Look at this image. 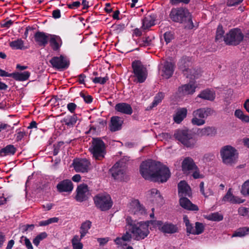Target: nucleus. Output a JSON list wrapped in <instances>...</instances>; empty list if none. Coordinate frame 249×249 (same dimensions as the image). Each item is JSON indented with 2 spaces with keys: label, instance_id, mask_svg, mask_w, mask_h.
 <instances>
[{
  "label": "nucleus",
  "instance_id": "bb28decb",
  "mask_svg": "<svg viewBox=\"0 0 249 249\" xmlns=\"http://www.w3.org/2000/svg\"><path fill=\"white\" fill-rule=\"evenodd\" d=\"M123 121L118 116H113L111 118L109 129L112 132L119 130L122 128Z\"/></svg>",
  "mask_w": 249,
  "mask_h": 249
},
{
  "label": "nucleus",
  "instance_id": "f03ea898",
  "mask_svg": "<svg viewBox=\"0 0 249 249\" xmlns=\"http://www.w3.org/2000/svg\"><path fill=\"white\" fill-rule=\"evenodd\" d=\"M175 138L184 146L193 148L196 143V140L193 134L188 130H178L174 133Z\"/></svg>",
  "mask_w": 249,
  "mask_h": 249
},
{
  "label": "nucleus",
  "instance_id": "338daca9",
  "mask_svg": "<svg viewBox=\"0 0 249 249\" xmlns=\"http://www.w3.org/2000/svg\"><path fill=\"white\" fill-rule=\"evenodd\" d=\"M13 23V21L10 19L8 21H4L2 23H1V25L2 27H5V28H9L10 26Z\"/></svg>",
  "mask_w": 249,
  "mask_h": 249
},
{
  "label": "nucleus",
  "instance_id": "5701e85b",
  "mask_svg": "<svg viewBox=\"0 0 249 249\" xmlns=\"http://www.w3.org/2000/svg\"><path fill=\"white\" fill-rule=\"evenodd\" d=\"M48 41H49L50 46L54 51H58L62 44L61 38L59 36L54 35L50 34Z\"/></svg>",
  "mask_w": 249,
  "mask_h": 249
},
{
  "label": "nucleus",
  "instance_id": "dca6fc26",
  "mask_svg": "<svg viewBox=\"0 0 249 249\" xmlns=\"http://www.w3.org/2000/svg\"><path fill=\"white\" fill-rule=\"evenodd\" d=\"M129 211L134 214L142 215L146 213V210L138 200H132L129 204Z\"/></svg>",
  "mask_w": 249,
  "mask_h": 249
},
{
  "label": "nucleus",
  "instance_id": "052dcab7",
  "mask_svg": "<svg viewBox=\"0 0 249 249\" xmlns=\"http://www.w3.org/2000/svg\"><path fill=\"white\" fill-rule=\"evenodd\" d=\"M77 105L73 103H70L67 105V108L71 113H74Z\"/></svg>",
  "mask_w": 249,
  "mask_h": 249
},
{
  "label": "nucleus",
  "instance_id": "423d86ee",
  "mask_svg": "<svg viewBox=\"0 0 249 249\" xmlns=\"http://www.w3.org/2000/svg\"><path fill=\"white\" fill-rule=\"evenodd\" d=\"M132 68L134 74L133 77L135 78L134 82L139 83H143L147 76V71L146 68L139 60H135L132 63Z\"/></svg>",
  "mask_w": 249,
  "mask_h": 249
},
{
  "label": "nucleus",
  "instance_id": "9b49d317",
  "mask_svg": "<svg viewBox=\"0 0 249 249\" xmlns=\"http://www.w3.org/2000/svg\"><path fill=\"white\" fill-rule=\"evenodd\" d=\"M130 225L132 226L131 232L136 240L145 238L149 233L148 224L146 223L140 222L136 224H130Z\"/></svg>",
  "mask_w": 249,
  "mask_h": 249
},
{
  "label": "nucleus",
  "instance_id": "de8ad7c7",
  "mask_svg": "<svg viewBox=\"0 0 249 249\" xmlns=\"http://www.w3.org/2000/svg\"><path fill=\"white\" fill-rule=\"evenodd\" d=\"M224 31L223 30L222 26H219L217 29L216 34L215 36V40L216 41H220L223 37Z\"/></svg>",
  "mask_w": 249,
  "mask_h": 249
},
{
  "label": "nucleus",
  "instance_id": "4c0bfd02",
  "mask_svg": "<svg viewBox=\"0 0 249 249\" xmlns=\"http://www.w3.org/2000/svg\"><path fill=\"white\" fill-rule=\"evenodd\" d=\"M9 45L14 49L22 50L24 48V41L21 39H18L10 42Z\"/></svg>",
  "mask_w": 249,
  "mask_h": 249
},
{
  "label": "nucleus",
  "instance_id": "f3484780",
  "mask_svg": "<svg viewBox=\"0 0 249 249\" xmlns=\"http://www.w3.org/2000/svg\"><path fill=\"white\" fill-rule=\"evenodd\" d=\"M73 188L72 182L69 179H64L56 185L57 191L59 193L71 192Z\"/></svg>",
  "mask_w": 249,
  "mask_h": 249
},
{
  "label": "nucleus",
  "instance_id": "c9c22d12",
  "mask_svg": "<svg viewBox=\"0 0 249 249\" xmlns=\"http://www.w3.org/2000/svg\"><path fill=\"white\" fill-rule=\"evenodd\" d=\"M91 223L89 221H86L83 223L80 227V233L81 238H83L88 232V231L90 228Z\"/></svg>",
  "mask_w": 249,
  "mask_h": 249
},
{
  "label": "nucleus",
  "instance_id": "864d4df0",
  "mask_svg": "<svg viewBox=\"0 0 249 249\" xmlns=\"http://www.w3.org/2000/svg\"><path fill=\"white\" fill-rule=\"evenodd\" d=\"M21 240H23L24 241V244L25 245L27 249H33L31 241L26 236H22L21 237Z\"/></svg>",
  "mask_w": 249,
  "mask_h": 249
},
{
  "label": "nucleus",
  "instance_id": "4468645a",
  "mask_svg": "<svg viewBox=\"0 0 249 249\" xmlns=\"http://www.w3.org/2000/svg\"><path fill=\"white\" fill-rule=\"evenodd\" d=\"M49 62L51 64L53 68L59 71L67 69L70 65L69 61L67 58L62 55L53 57L50 60Z\"/></svg>",
  "mask_w": 249,
  "mask_h": 249
},
{
  "label": "nucleus",
  "instance_id": "f8f14e48",
  "mask_svg": "<svg viewBox=\"0 0 249 249\" xmlns=\"http://www.w3.org/2000/svg\"><path fill=\"white\" fill-rule=\"evenodd\" d=\"M155 227H158L159 230L164 233L173 234L178 232V227L176 225L171 223L165 222L163 223L160 220H151L148 221Z\"/></svg>",
  "mask_w": 249,
  "mask_h": 249
},
{
  "label": "nucleus",
  "instance_id": "0eeeda50",
  "mask_svg": "<svg viewBox=\"0 0 249 249\" xmlns=\"http://www.w3.org/2000/svg\"><path fill=\"white\" fill-rule=\"evenodd\" d=\"M158 163L152 160L143 161L140 167V172L142 177L145 179L152 180L155 170L157 169Z\"/></svg>",
  "mask_w": 249,
  "mask_h": 249
},
{
  "label": "nucleus",
  "instance_id": "6e6d98bb",
  "mask_svg": "<svg viewBox=\"0 0 249 249\" xmlns=\"http://www.w3.org/2000/svg\"><path fill=\"white\" fill-rule=\"evenodd\" d=\"M191 0H170V3L172 5H178L179 3L187 4H188Z\"/></svg>",
  "mask_w": 249,
  "mask_h": 249
},
{
  "label": "nucleus",
  "instance_id": "1a4fd4ad",
  "mask_svg": "<svg viewBox=\"0 0 249 249\" xmlns=\"http://www.w3.org/2000/svg\"><path fill=\"white\" fill-rule=\"evenodd\" d=\"M93 200L96 207L102 211L110 209L113 204L110 196L106 193L96 195L94 196Z\"/></svg>",
  "mask_w": 249,
  "mask_h": 249
},
{
  "label": "nucleus",
  "instance_id": "c03bdc74",
  "mask_svg": "<svg viewBox=\"0 0 249 249\" xmlns=\"http://www.w3.org/2000/svg\"><path fill=\"white\" fill-rule=\"evenodd\" d=\"M204 230V226L201 223L197 222L195 224V235H198L202 233Z\"/></svg>",
  "mask_w": 249,
  "mask_h": 249
},
{
  "label": "nucleus",
  "instance_id": "20e7f679",
  "mask_svg": "<svg viewBox=\"0 0 249 249\" xmlns=\"http://www.w3.org/2000/svg\"><path fill=\"white\" fill-rule=\"evenodd\" d=\"M89 150L94 158L97 160H101L106 154V145L100 138H93L92 144Z\"/></svg>",
  "mask_w": 249,
  "mask_h": 249
},
{
  "label": "nucleus",
  "instance_id": "2f4dec72",
  "mask_svg": "<svg viewBox=\"0 0 249 249\" xmlns=\"http://www.w3.org/2000/svg\"><path fill=\"white\" fill-rule=\"evenodd\" d=\"M249 234V227H243L237 229L231 235L233 237H243Z\"/></svg>",
  "mask_w": 249,
  "mask_h": 249
},
{
  "label": "nucleus",
  "instance_id": "69168bd1",
  "mask_svg": "<svg viewBox=\"0 0 249 249\" xmlns=\"http://www.w3.org/2000/svg\"><path fill=\"white\" fill-rule=\"evenodd\" d=\"M14 128V126L11 127L10 125L5 124H0V132H1L2 130H9L10 128L13 129Z\"/></svg>",
  "mask_w": 249,
  "mask_h": 249
},
{
  "label": "nucleus",
  "instance_id": "603ef678",
  "mask_svg": "<svg viewBox=\"0 0 249 249\" xmlns=\"http://www.w3.org/2000/svg\"><path fill=\"white\" fill-rule=\"evenodd\" d=\"M64 142H59L53 145V155L56 156L59 152L60 147L63 146Z\"/></svg>",
  "mask_w": 249,
  "mask_h": 249
},
{
  "label": "nucleus",
  "instance_id": "a211bd4d",
  "mask_svg": "<svg viewBox=\"0 0 249 249\" xmlns=\"http://www.w3.org/2000/svg\"><path fill=\"white\" fill-rule=\"evenodd\" d=\"M178 190L179 197H189L192 195L191 188L185 181H181L178 184Z\"/></svg>",
  "mask_w": 249,
  "mask_h": 249
},
{
  "label": "nucleus",
  "instance_id": "79ce46f5",
  "mask_svg": "<svg viewBox=\"0 0 249 249\" xmlns=\"http://www.w3.org/2000/svg\"><path fill=\"white\" fill-rule=\"evenodd\" d=\"M184 63V60H181V61L179 63V67L180 69L182 70L183 71L184 75L186 76V77H189V74H188V71H189L190 73V75H193L194 76V77H196L194 73H193L192 72V70L189 68H186L185 66H183V64Z\"/></svg>",
  "mask_w": 249,
  "mask_h": 249
},
{
  "label": "nucleus",
  "instance_id": "2eb2a0df",
  "mask_svg": "<svg viewBox=\"0 0 249 249\" xmlns=\"http://www.w3.org/2000/svg\"><path fill=\"white\" fill-rule=\"evenodd\" d=\"M76 200L78 202L86 200L89 196L88 186L85 184H81L78 186L76 189Z\"/></svg>",
  "mask_w": 249,
  "mask_h": 249
},
{
  "label": "nucleus",
  "instance_id": "4d7b16f0",
  "mask_svg": "<svg viewBox=\"0 0 249 249\" xmlns=\"http://www.w3.org/2000/svg\"><path fill=\"white\" fill-rule=\"evenodd\" d=\"M243 0H227L226 4L228 6H234L239 4Z\"/></svg>",
  "mask_w": 249,
  "mask_h": 249
},
{
  "label": "nucleus",
  "instance_id": "72a5a7b5",
  "mask_svg": "<svg viewBox=\"0 0 249 249\" xmlns=\"http://www.w3.org/2000/svg\"><path fill=\"white\" fill-rule=\"evenodd\" d=\"M198 97L204 100L213 101L215 98V94L213 91L209 89H206L201 91L197 95V98Z\"/></svg>",
  "mask_w": 249,
  "mask_h": 249
},
{
  "label": "nucleus",
  "instance_id": "f257e3e1",
  "mask_svg": "<svg viewBox=\"0 0 249 249\" xmlns=\"http://www.w3.org/2000/svg\"><path fill=\"white\" fill-rule=\"evenodd\" d=\"M169 17L173 21L182 24L186 29L191 30L195 27L192 16L187 9L182 7L173 8Z\"/></svg>",
  "mask_w": 249,
  "mask_h": 249
},
{
  "label": "nucleus",
  "instance_id": "c85d7f7f",
  "mask_svg": "<svg viewBox=\"0 0 249 249\" xmlns=\"http://www.w3.org/2000/svg\"><path fill=\"white\" fill-rule=\"evenodd\" d=\"M216 129L214 127L207 126L202 128H199L196 131L197 135L203 136H213L216 134Z\"/></svg>",
  "mask_w": 249,
  "mask_h": 249
},
{
  "label": "nucleus",
  "instance_id": "5fc2aeb1",
  "mask_svg": "<svg viewBox=\"0 0 249 249\" xmlns=\"http://www.w3.org/2000/svg\"><path fill=\"white\" fill-rule=\"evenodd\" d=\"M81 97H82L84 101L88 104H90L92 102L93 98L91 95L89 94H85L83 92L80 93Z\"/></svg>",
  "mask_w": 249,
  "mask_h": 249
},
{
  "label": "nucleus",
  "instance_id": "13d9d810",
  "mask_svg": "<svg viewBox=\"0 0 249 249\" xmlns=\"http://www.w3.org/2000/svg\"><path fill=\"white\" fill-rule=\"evenodd\" d=\"M164 38L166 43H169L173 38V34L169 32H165L164 34Z\"/></svg>",
  "mask_w": 249,
  "mask_h": 249
},
{
  "label": "nucleus",
  "instance_id": "09e8293b",
  "mask_svg": "<svg viewBox=\"0 0 249 249\" xmlns=\"http://www.w3.org/2000/svg\"><path fill=\"white\" fill-rule=\"evenodd\" d=\"M154 39V37H146L142 39V42L140 44L141 46L146 47L151 44L153 39Z\"/></svg>",
  "mask_w": 249,
  "mask_h": 249
},
{
  "label": "nucleus",
  "instance_id": "c756f323",
  "mask_svg": "<svg viewBox=\"0 0 249 249\" xmlns=\"http://www.w3.org/2000/svg\"><path fill=\"white\" fill-rule=\"evenodd\" d=\"M30 75V72L26 71L21 73L14 72L9 73V77H11L16 80L23 81L27 80Z\"/></svg>",
  "mask_w": 249,
  "mask_h": 249
},
{
  "label": "nucleus",
  "instance_id": "680f3d73",
  "mask_svg": "<svg viewBox=\"0 0 249 249\" xmlns=\"http://www.w3.org/2000/svg\"><path fill=\"white\" fill-rule=\"evenodd\" d=\"M81 5L79 1H74L72 3L68 4V7L70 9H74L79 7Z\"/></svg>",
  "mask_w": 249,
  "mask_h": 249
},
{
  "label": "nucleus",
  "instance_id": "ea45409f",
  "mask_svg": "<svg viewBox=\"0 0 249 249\" xmlns=\"http://www.w3.org/2000/svg\"><path fill=\"white\" fill-rule=\"evenodd\" d=\"M47 237V234L46 232H42L38 234L33 240V242L34 244L38 246L40 242Z\"/></svg>",
  "mask_w": 249,
  "mask_h": 249
},
{
  "label": "nucleus",
  "instance_id": "393cba45",
  "mask_svg": "<svg viewBox=\"0 0 249 249\" xmlns=\"http://www.w3.org/2000/svg\"><path fill=\"white\" fill-rule=\"evenodd\" d=\"M196 85L194 83H190L188 84H185L178 88V92L184 95L192 94L195 92Z\"/></svg>",
  "mask_w": 249,
  "mask_h": 249
},
{
  "label": "nucleus",
  "instance_id": "ddd939ff",
  "mask_svg": "<svg viewBox=\"0 0 249 249\" xmlns=\"http://www.w3.org/2000/svg\"><path fill=\"white\" fill-rule=\"evenodd\" d=\"M170 177V172L168 168L162 165L160 162L157 164V169L155 170L152 180L160 182H166Z\"/></svg>",
  "mask_w": 249,
  "mask_h": 249
},
{
  "label": "nucleus",
  "instance_id": "bf43d9fd",
  "mask_svg": "<svg viewBox=\"0 0 249 249\" xmlns=\"http://www.w3.org/2000/svg\"><path fill=\"white\" fill-rule=\"evenodd\" d=\"M97 240L99 243L100 246H103L109 241V238H98Z\"/></svg>",
  "mask_w": 249,
  "mask_h": 249
},
{
  "label": "nucleus",
  "instance_id": "9d476101",
  "mask_svg": "<svg viewBox=\"0 0 249 249\" xmlns=\"http://www.w3.org/2000/svg\"><path fill=\"white\" fill-rule=\"evenodd\" d=\"M244 38V35L240 29L235 28L231 30L224 37L226 44L236 46L240 44Z\"/></svg>",
  "mask_w": 249,
  "mask_h": 249
},
{
  "label": "nucleus",
  "instance_id": "e2e57ef3",
  "mask_svg": "<svg viewBox=\"0 0 249 249\" xmlns=\"http://www.w3.org/2000/svg\"><path fill=\"white\" fill-rule=\"evenodd\" d=\"M121 238L124 241H130L132 238V236L129 232L127 231Z\"/></svg>",
  "mask_w": 249,
  "mask_h": 249
},
{
  "label": "nucleus",
  "instance_id": "a878e982",
  "mask_svg": "<svg viewBox=\"0 0 249 249\" xmlns=\"http://www.w3.org/2000/svg\"><path fill=\"white\" fill-rule=\"evenodd\" d=\"M155 18L151 15L145 16L142 20V30L143 32H146L155 25Z\"/></svg>",
  "mask_w": 249,
  "mask_h": 249
},
{
  "label": "nucleus",
  "instance_id": "8fccbe9b",
  "mask_svg": "<svg viewBox=\"0 0 249 249\" xmlns=\"http://www.w3.org/2000/svg\"><path fill=\"white\" fill-rule=\"evenodd\" d=\"M238 212L239 215L243 216H249V208L244 207H240Z\"/></svg>",
  "mask_w": 249,
  "mask_h": 249
},
{
  "label": "nucleus",
  "instance_id": "473e14b6",
  "mask_svg": "<svg viewBox=\"0 0 249 249\" xmlns=\"http://www.w3.org/2000/svg\"><path fill=\"white\" fill-rule=\"evenodd\" d=\"M77 121V117L76 115L72 116H68L63 118L61 121L63 124L67 125L68 127H72L76 124Z\"/></svg>",
  "mask_w": 249,
  "mask_h": 249
},
{
  "label": "nucleus",
  "instance_id": "aec40b11",
  "mask_svg": "<svg viewBox=\"0 0 249 249\" xmlns=\"http://www.w3.org/2000/svg\"><path fill=\"white\" fill-rule=\"evenodd\" d=\"M90 162L87 159H82L74 163V168L77 172H87L89 169Z\"/></svg>",
  "mask_w": 249,
  "mask_h": 249
},
{
  "label": "nucleus",
  "instance_id": "6e6552de",
  "mask_svg": "<svg viewBox=\"0 0 249 249\" xmlns=\"http://www.w3.org/2000/svg\"><path fill=\"white\" fill-rule=\"evenodd\" d=\"M220 155L223 163L225 164L231 165L237 161L236 150L230 145L223 147L220 150Z\"/></svg>",
  "mask_w": 249,
  "mask_h": 249
},
{
  "label": "nucleus",
  "instance_id": "49530a36",
  "mask_svg": "<svg viewBox=\"0 0 249 249\" xmlns=\"http://www.w3.org/2000/svg\"><path fill=\"white\" fill-rule=\"evenodd\" d=\"M233 198L234 196L231 192V189L230 188L227 192L226 194L223 197L222 200L225 202H230L231 203Z\"/></svg>",
  "mask_w": 249,
  "mask_h": 249
},
{
  "label": "nucleus",
  "instance_id": "7c9ffc66",
  "mask_svg": "<svg viewBox=\"0 0 249 249\" xmlns=\"http://www.w3.org/2000/svg\"><path fill=\"white\" fill-rule=\"evenodd\" d=\"M187 110L186 108H181L178 109L174 116V121L178 124H179L186 117L187 115Z\"/></svg>",
  "mask_w": 249,
  "mask_h": 249
},
{
  "label": "nucleus",
  "instance_id": "3c124183",
  "mask_svg": "<svg viewBox=\"0 0 249 249\" xmlns=\"http://www.w3.org/2000/svg\"><path fill=\"white\" fill-rule=\"evenodd\" d=\"M108 80V77L107 76L105 77H96L93 79L92 81L95 84L99 83L100 84H104Z\"/></svg>",
  "mask_w": 249,
  "mask_h": 249
},
{
  "label": "nucleus",
  "instance_id": "37998d69",
  "mask_svg": "<svg viewBox=\"0 0 249 249\" xmlns=\"http://www.w3.org/2000/svg\"><path fill=\"white\" fill-rule=\"evenodd\" d=\"M208 219L214 221H220L223 218V215L218 213H214L210 214L208 216Z\"/></svg>",
  "mask_w": 249,
  "mask_h": 249
},
{
  "label": "nucleus",
  "instance_id": "39448f33",
  "mask_svg": "<svg viewBox=\"0 0 249 249\" xmlns=\"http://www.w3.org/2000/svg\"><path fill=\"white\" fill-rule=\"evenodd\" d=\"M213 110L209 107H203L197 109L193 112V118L191 123L194 125H202L205 123V119L211 115Z\"/></svg>",
  "mask_w": 249,
  "mask_h": 249
},
{
  "label": "nucleus",
  "instance_id": "4be33fe9",
  "mask_svg": "<svg viewBox=\"0 0 249 249\" xmlns=\"http://www.w3.org/2000/svg\"><path fill=\"white\" fill-rule=\"evenodd\" d=\"M179 202L180 206L187 210L198 211L199 210L197 206L193 204L186 197H180Z\"/></svg>",
  "mask_w": 249,
  "mask_h": 249
},
{
  "label": "nucleus",
  "instance_id": "a18cd8bd",
  "mask_svg": "<svg viewBox=\"0 0 249 249\" xmlns=\"http://www.w3.org/2000/svg\"><path fill=\"white\" fill-rule=\"evenodd\" d=\"M241 193L244 196H249V180L245 181L242 185Z\"/></svg>",
  "mask_w": 249,
  "mask_h": 249
},
{
  "label": "nucleus",
  "instance_id": "774afa93",
  "mask_svg": "<svg viewBox=\"0 0 249 249\" xmlns=\"http://www.w3.org/2000/svg\"><path fill=\"white\" fill-rule=\"evenodd\" d=\"M213 195V191L212 189L210 187H206V191H205L204 196L205 197H207L210 196H212Z\"/></svg>",
  "mask_w": 249,
  "mask_h": 249
},
{
  "label": "nucleus",
  "instance_id": "a19ab883",
  "mask_svg": "<svg viewBox=\"0 0 249 249\" xmlns=\"http://www.w3.org/2000/svg\"><path fill=\"white\" fill-rule=\"evenodd\" d=\"M164 97V94L162 92L158 93L154 97V99L152 104L151 107L157 106L161 102Z\"/></svg>",
  "mask_w": 249,
  "mask_h": 249
},
{
  "label": "nucleus",
  "instance_id": "412c9836",
  "mask_svg": "<svg viewBox=\"0 0 249 249\" xmlns=\"http://www.w3.org/2000/svg\"><path fill=\"white\" fill-rule=\"evenodd\" d=\"M174 71V66L172 62L166 61L164 64L161 70V76L168 79L172 76Z\"/></svg>",
  "mask_w": 249,
  "mask_h": 249
},
{
  "label": "nucleus",
  "instance_id": "7ed1b4c3",
  "mask_svg": "<svg viewBox=\"0 0 249 249\" xmlns=\"http://www.w3.org/2000/svg\"><path fill=\"white\" fill-rule=\"evenodd\" d=\"M182 171L186 175L191 174L195 179L202 178V175L195 163L193 159L190 157L185 158L181 163Z\"/></svg>",
  "mask_w": 249,
  "mask_h": 249
},
{
  "label": "nucleus",
  "instance_id": "b1692460",
  "mask_svg": "<svg viewBox=\"0 0 249 249\" xmlns=\"http://www.w3.org/2000/svg\"><path fill=\"white\" fill-rule=\"evenodd\" d=\"M116 111L122 114L131 115L133 112L131 106L126 103H119L115 106Z\"/></svg>",
  "mask_w": 249,
  "mask_h": 249
},
{
  "label": "nucleus",
  "instance_id": "6ab92c4d",
  "mask_svg": "<svg viewBox=\"0 0 249 249\" xmlns=\"http://www.w3.org/2000/svg\"><path fill=\"white\" fill-rule=\"evenodd\" d=\"M50 34L37 32L35 35V40L40 46L45 47L48 43Z\"/></svg>",
  "mask_w": 249,
  "mask_h": 249
},
{
  "label": "nucleus",
  "instance_id": "cd10ccee",
  "mask_svg": "<svg viewBox=\"0 0 249 249\" xmlns=\"http://www.w3.org/2000/svg\"><path fill=\"white\" fill-rule=\"evenodd\" d=\"M112 177L116 179H121L124 173V169L120 167V163H116L110 169Z\"/></svg>",
  "mask_w": 249,
  "mask_h": 249
},
{
  "label": "nucleus",
  "instance_id": "0e129e2a",
  "mask_svg": "<svg viewBox=\"0 0 249 249\" xmlns=\"http://www.w3.org/2000/svg\"><path fill=\"white\" fill-rule=\"evenodd\" d=\"M186 227V231L187 233L195 235L194 227L191 223L185 226Z\"/></svg>",
  "mask_w": 249,
  "mask_h": 249
},
{
  "label": "nucleus",
  "instance_id": "e433bc0d",
  "mask_svg": "<svg viewBox=\"0 0 249 249\" xmlns=\"http://www.w3.org/2000/svg\"><path fill=\"white\" fill-rule=\"evenodd\" d=\"M234 115L243 122H249V116L245 114L243 111L240 109H236L235 111Z\"/></svg>",
  "mask_w": 249,
  "mask_h": 249
},
{
  "label": "nucleus",
  "instance_id": "58836bf2",
  "mask_svg": "<svg viewBox=\"0 0 249 249\" xmlns=\"http://www.w3.org/2000/svg\"><path fill=\"white\" fill-rule=\"evenodd\" d=\"M81 239L78 235H75L73 237L71 241L73 249H82L83 246L80 242Z\"/></svg>",
  "mask_w": 249,
  "mask_h": 249
},
{
  "label": "nucleus",
  "instance_id": "f704fd0d",
  "mask_svg": "<svg viewBox=\"0 0 249 249\" xmlns=\"http://www.w3.org/2000/svg\"><path fill=\"white\" fill-rule=\"evenodd\" d=\"M16 151V148L13 145L9 144L0 150V155L4 156L6 155H14Z\"/></svg>",
  "mask_w": 249,
  "mask_h": 249
}]
</instances>
